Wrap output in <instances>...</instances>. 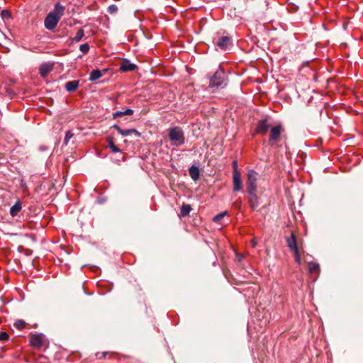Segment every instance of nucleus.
<instances>
[{
  "label": "nucleus",
  "instance_id": "f257e3e1",
  "mask_svg": "<svg viewBox=\"0 0 363 363\" xmlns=\"http://www.w3.org/2000/svg\"><path fill=\"white\" fill-rule=\"evenodd\" d=\"M287 246L289 250L293 252L295 262L300 265L301 264V250H302V240H298L296 235L291 233V235L286 238Z\"/></svg>",
  "mask_w": 363,
  "mask_h": 363
},
{
  "label": "nucleus",
  "instance_id": "f03ea898",
  "mask_svg": "<svg viewBox=\"0 0 363 363\" xmlns=\"http://www.w3.org/2000/svg\"><path fill=\"white\" fill-rule=\"evenodd\" d=\"M168 137L172 146H181L185 143L184 133L180 127L169 128Z\"/></svg>",
  "mask_w": 363,
  "mask_h": 363
},
{
  "label": "nucleus",
  "instance_id": "7ed1b4c3",
  "mask_svg": "<svg viewBox=\"0 0 363 363\" xmlns=\"http://www.w3.org/2000/svg\"><path fill=\"white\" fill-rule=\"evenodd\" d=\"M226 85L224 69L219 66L214 74L210 77V87H223Z\"/></svg>",
  "mask_w": 363,
  "mask_h": 363
},
{
  "label": "nucleus",
  "instance_id": "20e7f679",
  "mask_svg": "<svg viewBox=\"0 0 363 363\" xmlns=\"http://www.w3.org/2000/svg\"><path fill=\"white\" fill-rule=\"evenodd\" d=\"M30 345L33 347L37 350H40L43 347L47 348L48 347L49 342L43 334L30 333Z\"/></svg>",
  "mask_w": 363,
  "mask_h": 363
},
{
  "label": "nucleus",
  "instance_id": "39448f33",
  "mask_svg": "<svg viewBox=\"0 0 363 363\" xmlns=\"http://www.w3.org/2000/svg\"><path fill=\"white\" fill-rule=\"evenodd\" d=\"M64 11L65 6L60 3H57L54 9L48 14L44 23H57L64 14Z\"/></svg>",
  "mask_w": 363,
  "mask_h": 363
},
{
  "label": "nucleus",
  "instance_id": "423d86ee",
  "mask_svg": "<svg viewBox=\"0 0 363 363\" xmlns=\"http://www.w3.org/2000/svg\"><path fill=\"white\" fill-rule=\"evenodd\" d=\"M257 173L252 169L247 172L246 181V190L247 193L257 192Z\"/></svg>",
  "mask_w": 363,
  "mask_h": 363
},
{
  "label": "nucleus",
  "instance_id": "0eeeda50",
  "mask_svg": "<svg viewBox=\"0 0 363 363\" xmlns=\"http://www.w3.org/2000/svg\"><path fill=\"white\" fill-rule=\"evenodd\" d=\"M283 128L281 125H278L271 128L269 138V145L270 146H273L279 140Z\"/></svg>",
  "mask_w": 363,
  "mask_h": 363
},
{
  "label": "nucleus",
  "instance_id": "6e6552de",
  "mask_svg": "<svg viewBox=\"0 0 363 363\" xmlns=\"http://www.w3.org/2000/svg\"><path fill=\"white\" fill-rule=\"evenodd\" d=\"M270 128V123L268 118L259 120L255 129V133L264 135L267 134Z\"/></svg>",
  "mask_w": 363,
  "mask_h": 363
},
{
  "label": "nucleus",
  "instance_id": "1a4fd4ad",
  "mask_svg": "<svg viewBox=\"0 0 363 363\" xmlns=\"http://www.w3.org/2000/svg\"><path fill=\"white\" fill-rule=\"evenodd\" d=\"M248 203L252 210L255 211L257 209L259 202V197L257 195V192L248 193Z\"/></svg>",
  "mask_w": 363,
  "mask_h": 363
},
{
  "label": "nucleus",
  "instance_id": "9d476101",
  "mask_svg": "<svg viewBox=\"0 0 363 363\" xmlns=\"http://www.w3.org/2000/svg\"><path fill=\"white\" fill-rule=\"evenodd\" d=\"M54 64L51 62L43 63L39 67V72L41 77H45L50 72L52 71Z\"/></svg>",
  "mask_w": 363,
  "mask_h": 363
},
{
  "label": "nucleus",
  "instance_id": "9b49d317",
  "mask_svg": "<svg viewBox=\"0 0 363 363\" xmlns=\"http://www.w3.org/2000/svg\"><path fill=\"white\" fill-rule=\"evenodd\" d=\"M233 191H239L242 189V182L240 173L233 174Z\"/></svg>",
  "mask_w": 363,
  "mask_h": 363
},
{
  "label": "nucleus",
  "instance_id": "f8f14e48",
  "mask_svg": "<svg viewBox=\"0 0 363 363\" xmlns=\"http://www.w3.org/2000/svg\"><path fill=\"white\" fill-rule=\"evenodd\" d=\"M113 128L118 131L119 134H121L123 136H127L131 133L135 134L136 136H140V133H139L136 129L132 128V129H127L123 130L122 129L119 125H114Z\"/></svg>",
  "mask_w": 363,
  "mask_h": 363
},
{
  "label": "nucleus",
  "instance_id": "ddd939ff",
  "mask_svg": "<svg viewBox=\"0 0 363 363\" xmlns=\"http://www.w3.org/2000/svg\"><path fill=\"white\" fill-rule=\"evenodd\" d=\"M231 43V38L228 36H222L216 45L222 50H225L228 46Z\"/></svg>",
  "mask_w": 363,
  "mask_h": 363
},
{
  "label": "nucleus",
  "instance_id": "4468645a",
  "mask_svg": "<svg viewBox=\"0 0 363 363\" xmlns=\"http://www.w3.org/2000/svg\"><path fill=\"white\" fill-rule=\"evenodd\" d=\"M137 68L135 64L130 63L128 60L123 61L120 66V70L122 72L134 71Z\"/></svg>",
  "mask_w": 363,
  "mask_h": 363
},
{
  "label": "nucleus",
  "instance_id": "2eb2a0df",
  "mask_svg": "<svg viewBox=\"0 0 363 363\" xmlns=\"http://www.w3.org/2000/svg\"><path fill=\"white\" fill-rule=\"evenodd\" d=\"M106 72V69H104L103 71L100 69H94L91 71L89 74V80L91 82L96 81L99 79H100L104 74Z\"/></svg>",
  "mask_w": 363,
  "mask_h": 363
},
{
  "label": "nucleus",
  "instance_id": "dca6fc26",
  "mask_svg": "<svg viewBox=\"0 0 363 363\" xmlns=\"http://www.w3.org/2000/svg\"><path fill=\"white\" fill-rule=\"evenodd\" d=\"M79 86V80L69 81L65 84V89L68 92L75 91Z\"/></svg>",
  "mask_w": 363,
  "mask_h": 363
},
{
  "label": "nucleus",
  "instance_id": "f3484780",
  "mask_svg": "<svg viewBox=\"0 0 363 363\" xmlns=\"http://www.w3.org/2000/svg\"><path fill=\"white\" fill-rule=\"evenodd\" d=\"M189 175L194 181H197L200 177V172L198 167L192 165L189 169Z\"/></svg>",
  "mask_w": 363,
  "mask_h": 363
},
{
  "label": "nucleus",
  "instance_id": "a211bd4d",
  "mask_svg": "<svg viewBox=\"0 0 363 363\" xmlns=\"http://www.w3.org/2000/svg\"><path fill=\"white\" fill-rule=\"evenodd\" d=\"M22 209V204L20 201H18L13 206L10 208V215L12 217L16 216Z\"/></svg>",
  "mask_w": 363,
  "mask_h": 363
},
{
  "label": "nucleus",
  "instance_id": "6ab92c4d",
  "mask_svg": "<svg viewBox=\"0 0 363 363\" xmlns=\"http://www.w3.org/2000/svg\"><path fill=\"white\" fill-rule=\"evenodd\" d=\"M134 113L133 110V109H130V108H127L126 110L125 111H116L115 113H113V118H117L118 117H122V116H131L133 115Z\"/></svg>",
  "mask_w": 363,
  "mask_h": 363
},
{
  "label": "nucleus",
  "instance_id": "aec40b11",
  "mask_svg": "<svg viewBox=\"0 0 363 363\" xmlns=\"http://www.w3.org/2000/svg\"><path fill=\"white\" fill-rule=\"evenodd\" d=\"M308 270L311 274H319L320 269V266L316 262H308Z\"/></svg>",
  "mask_w": 363,
  "mask_h": 363
},
{
  "label": "nucleus",
  "instance_id": "412c9836",
  "mask_svg": "<svg viewBox=\"0 0 363 363\" xmlns=\"http://www.w3.org/2000/svg\"><path fill=\"white\" fill-rule=\"evenodd\" d=\"M108 147L111 150L112 152H120L121 150L114 144V140L112 137L107 138Z\"/></svg>",
  "mask_w": 363,
  "mask_h": 363
},
{
  "label": "nucleus",
  "instance_id": "4be33fe9",
  "mask_svg": "<svg viewBox=\"0 0 363 363\" xmlns=\"http://www.w3.org/2000/svg\"><path fill=\"white\" fill-rule=\"evenodd\" d=\"M191 211V207L189 204H183L180 209V216H187Z\"/></svg>",
  "mask_w": 363,
  "mask_h": 363
},
{
  "label": "nucleus",
  "instance_id": "5701e85b",
  "mask_svg": "<svg viewBox=\"0 0 363 363\" xmlns=\"http://www.w3.org/2000/svg\"><path fill=\"white\" fill-rule=\"evenodd\" d=\"M1 17L3 21H11L13 19L11 11L4 9L0 12Z\"/></svg>",
  "mask_w": 363,
  "mask_h": 363
},
{
  "label": "nucleus",
  "instance_id": "b1692460",
  "mask_svg": "<svg viewBox=\"0 0 363 363\" xmlns=\"http://www.w3.org/2000/svg\"><path fill=\"white\" fill-rule=\"evenodd\" d=\"M28 325L27 323H26L23 320L19 319L15 321L13 325L18 330H23L26 328V325Z\"/></svg>",
  "mask_w": 363,
  "mask_h": 363
},
{
  "label": "nucleus",
  "instance_id": "393cba45",
  "mask_svg": "<svg viewBox=\"0 0 363 363\" xmlns=\"http://www.w3.org/2000/svg\"><path fill=\"white\" fill-rule=\"evenodd\" d=\"M84 36L83 29H79L76 33L75 36L72 38L73 42H79L82 40Z\"/></svg>",
  "mask_w": 363,
  "mask_h": 363
},
{
  "label": "nucleus",
  "instance_id": "a878e982",
  "mask_svg": "<svg viewBox=\"0 0 363 363\" xmlns=\"http://www.w3.org/2000/svg\"><path fill=\"white\" fill-rule=\"evenodd\" d=\"M227 213H228L227 211H224L221 213H219V214L216 215V216H214L213 220L215 223H220L221 221V220L224 218V216L225 215H227Z\"/></svg>",
  "mask_w": 363,
  "mask_h": 363
},
{
  "label": "nucleus",
  "instance_id": "bb28decb",
  "mask_svg": "<svg viewBox=\"0 0 363 363\" xmlns=\"http://www.w3.org/2000/svg\"><path fill=\"white\" fill-rule=\"evenodd\" d=\"M74 134L72 130H67L65 133L64 143L65 145L68 144L69 140L73 137Z\"/></svg>",
  "mask_w": 363,
  "mask_h": 363
},
{
  "label": "nucleus",
  "instance_id": "cd10ccee",
  "mask_svg": "<svg viewBox=\"0 0 363 363\" xmlns=\"http://www.w3.org/2000/svg\"><path fill=\"white\" fill-rule=\"evenodd\" d=\"M80 51L86 54L89 50V45L88 43L82 44L79 46Z\"/></svg>",
  "mask_w": 363,
  "mask_h": 363
},
{
  "label": "nucleus",
  "instance_id": "c85d7f7f",
  "mask_svg": "<svg viewBox=\"0 0 363 363\" xmlns=\"http://www.w3.org/2000/svg\"><path fill=\"white\" fill-rule=\"evenodd\" d=\"M9 338V335L6 332L1 331L0 332V341L4 342L8 340Z\"/></svg>",
  "mask_w": 363,
  "mask_h": 363
},
{
  "label": "nucleus",
  "instance_id": "c756f323",
  "mask_svg": "<svg viewBox=\"0 0 363 363\" xmlns=\"http://www.w3.org/2000/svg\"><path fill=\"white\" fill-rule=\"evenodd\" d=\"M117 11H118V7H117V6H116L114 4L110 5L108 7V11L111 14L116 13L117 12Z\"/></svg>",
  "mask_w": 363,
  "mask_h": 363
},
{
  "label": "nucleus",
  "instance_id": "7c9ffc66",
  "mask_svg": "<svg viewBox=\"0 0 363 363\" xmlns=\"http://www.w3.org/2000/svg\"><path fill=\"white\" fill-rule=\"evenodd\" d=\"M233 174H236V173H240L238 169V162L237 161H233Z\"/></svg>",
  "mask_w": 363,
  "mask_h": 363
},
{
  "label": "nucleus",
  "instance_id": "2f4dec72",
  "mask_svg": "<svg viewBox=\"0 0 363 363\" xmlns=\"http://www.w3.org/2000/svg\"><path fill=\"white\" fill-rule=\"evenodd\" d=\"M45 28L50 30H53L55 28L57 24H45Z\"/></svg>",
  "mask_w": 363,
  "mask_h": 363
},
{
  "label": "nucleus",
  "instance_id": "473e14b6",
  "mask_svg": "<svg viewBox=\"0 0 363 363\" xmlns=\"http://www.w3.org/2000/svg\"><path fill=\"white\" fill-rule=\"evenodd\" d=\"M250 242H251V245H252V247H256V245H257V241H256V240H255V238H252V239L250 240Z\"/></svg>",
  "mask_w": 363,
  "mask_h": 363
},
{
  "label": "nucleus",
  "instance_id": "72a5a7b5",
  "mask_svg": "<svg viewBox=\"0 0 363 363\" xmlns=\"http://www.w3.org/2000/svg\"><path fill=\"white\" fill-rule=\"evenodd\" d=\"M236 255H237V258H238V262H241L242 259L244 257L243 255H241V254H238V253Z\"/></svg>",
  "mask_w": 363,
  "mask_h": 363
},
{
  "label": "nucleus",
  "instance_id": "f704fd0d",
  "mask_svg": "<svg viewBox=\"0 0 363 363\" xmlns=\"http://www.w3.org/2000/svg\"><path fill=\"white\" fill-rule=\"evenodd\" d=\"M343 28L345 30L346 29V24H343Z\"/></svg>",
  "mask_w": 363,
  "mask_h": 363
}]
</instances>
